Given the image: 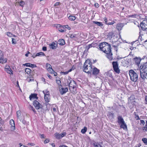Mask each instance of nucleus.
<instances>
[{"instance_id": "nucleus-60", "label": "nucleus", "mask_w": 147, "mask_h": 147, "mask_svg": "<svg viewBox=\"0 0 147 147\" xmlns=\"http://www.w3.org/2000/svg\"><path fill=\"white\" fill-rule=\"evenodd\" d=\"M47 75L49 79H51L52 78V77L51 76V75H50L49 74H47Z\"/></svg>"}, {"instance_id": "nucleus-25", "label": "nucleus", "mask_w": 147, "mask_h": 147, "mask_svg": "<svg viewBox=\"0 0 147 147\" xmlns=\"http://www.w3.org/2000/svg\"><path fill=\"white\" fill-rule=\"evenodd\" d=\"M44 98L45 101L47 102H48L50 100V95H48V94H45L44 95Z\"/></svg>"}, {"instance_id": "nucleus-27", "label": "nucleus", "mask_w": 147, "mask_h": 147, "mask_svg": "<svg viewBox=\"0 0 147 147\" xmlns=\"http://www.w3.org/2000/svg\"><path fill=\"white\" fill-rule=\"evenodd\" d=\"M120 127L123 128L124 129H127V126L126 124L125 123V122L120 124Z\"/></svg>"}, {"instance_id": "nucleus-33", "label": "nucleus", "mask_w": 147, "mask_h": 147, "mask_svg": "<svg viewBox=\"0 0 147 147\" xmlns=\"http://www.w3.org/2000/svg\"><path fill=\"white\" fill-rule=\"evenodd\" d=\"M40 55L44 56L45 55L44 53L42 52H40L37 53L35 56L34 57H33V58H34L35 57L39 56Z\"/></svg>"}, {"instance_id": "nucleus-46", "label": "nucleus", "mask_w": 147, "mask_h": 147, "mask_svg": "<svg viewBox=\"0 0 147 147\" xmlns=\"http://www.w3.org/2000/svg\"><path fill=\"white\" fill-rule=\"evenodd\" d=\"M56 82L58 84V85H60V86H59V87H61V81L59 80H56Z\"/></svg>"}, {"instance_id": "nucleus-28", "label": "nucleus", "mask_w": 147, "mask_h": 147, "mask_svg": "<svg viewBox=\"0 0 147 147\" xmlns=\"http://www.w3.org/2000/svg\"><path fill=\"white\" fill-rule=\"evenodd\" d=\"M93 22L94 24H96L100 27H102L103 26V24L102 22L94 21H93Z\"/></svg>"}, {"instance_id": "nucleus-4", "label": "nucleus", "mask_w": 147, "mask_h": 147, "mask_svg": "<svg viewBox=\"0 0 147 147\" xmlns=\"http://www.w3.org/2000/svg\"><path fill=\"white\" fill-rule=\"evenodd\" d=\"M112 65L114 71L118 74L120 72V70L118 68V64L117 61L112 62Z\"/></svg>"}, {"instance_id": "nucleus-63", "label": "nucleus", "mask_w": 147, "mask_h": 147, "mask_svg": "<svg viewBox=\"0 0 147 147\" xmlns=\"http://www.w3.org/2000/svg\"><path fill=\"white\" fill-rule=\"evenodd\" d=\"M40 136H41V138H45V136L43 134H41L40 135Z\"/></svg>"}, {"instance_id": "nucleus-31", "label": "nucleus", "mask_w": 147, "mask_h": 147, "mask_svg": "<svg viewBox=\"0 0 147 147\" xmlns=\"http://www.w3.org/2000/svg\"><path fill=\"white\" fill-rule=\"evenodd\" d=\"M147 28H141V29H140V32H139L140 35H143V33L142 31L145 30Z\"/></svg>"}, {"instance_id": "nucleus-3", "label": "nucleus", "mask_w": 147, "mask_h": 147, "mask_svg": "<svg viewBox=\"0 0 147 147\" xmlns=\"http://www.w3.org/2000/svg\"><path fill=\"white\" fill-rule=\"evenodd\" d=\"M129 74L131 80L133 82H136L138 78V75L133 70L131 69L129 71Z\"/></svg>"}, {"instance_id": "nucleus-12", "label": "nucleus", "mask_w": 147, "mask_h": 147, "mask_svg": "<svg viewBox=\"0 0 147 147\" xmlns=\"http://www.w3.org/2000/svg\"><path fill=\"white\" fill-rule=\"evenodd\" d=\"M49 46L50 48L53 49H56L57 46V42H53L52 43L49 45Z\"/></svg>"}, {"instance_id": "nucleus-22", "label": "nucleus", "mask_w": 147, "mask_h": 147, "mask_svg": "<svg viewBox=\"0 0 147 147\" xmlns=\"http://www.w3.org/2000/svg\"><path fill=\"white\" fill-rule=\"evenodd\" d=\"M57 43L61 45H63L65 44V40L63 39H60L58 41Z\"/></svg>"}, {"instance_id": "nucleus-16", "label": "nucleus", "mask_w": 147, "mask_h": 147, "mask_svg": "<svg viewBox=\"0 0 147 147\" xmlns=\"http://www.w3.org/2000/svg\"><path fill=\"white\" fill-rule=\"evenodd\" d=\"M140 28H147V20L143 21L141 23H140Z\"/></svg>"}, {"instance_id": "nucleus-36", "label": "nucleus", "mask_w": 147, "mask_h": 147, "mask_svg": "<svg viewBox=\"0 0 147 147\" xmlns=\"http://www.w3.org/2000/svg\"><path fill=\"white\" fill-rule=\"evenodd\" d=\"M29 108L30 110H32L34 112V113H36V111L35 110L34 108L32 106L30 105Z\"/></svg>"}, {"instance_id": "nucleus-50", "label": "nucleus", "mask_w": 147, "mask_h": 147, "mask_svg": "<svg viewBox=\"0 0 147 147\" xmlns=\"http://www.w3.org/2000/svg\"><path fill=\"white\" fill-rule=\"evenodd\" d=\"M12 42L13 44H15L16 43V40L14 38H12Z\"/></svg>"}, {"instance_id": "nucleus-40", "label": "nucleus", "mask_w": 147, "mask_h": 147, "mask_svg": "<svg viewBox=\"0 0 147 147\" xmlns=\"http://www.w3.org/2000/svg\"><path fill=\"white\" fill-rule=\"evenodd\" d=\"M137 16V14H134V15H128L127 17L128 18L131 17V18H136V16Z\"/></svg>"}, {"instance_id": "nucleus-56", "label": "nucleus", "mask_w": 147, "mask_h": 147, "mask_svg": "<svg viewBox=\"0 0 147 147\" xmlns=\"http://www.w3.org/2000/svg\"><path fill=\"white\" fill-rule=\"evenodd\" d=\"M30 67L33 68V67H37V66L36 65H34V64H30Z\"/></svg>"}, {"instance_id": "nucleus-2", "label": "nucleus", "mask_w": 147, "mask_h": 147, "mask_svg": "<svg viewBox=\"0 0 147 147\" xmlns=\"http://www.w3.org/2000/svg\"><path fill=\"white\" fill-rule=\"evenodd\" d=\"M92 67L90 60L89 59H87L84 63L83 71L88 74H90L92 72Z\"/></svg>"}, {"instance_id": "nucleus-57", "label": "nucleus", "mask_w": 147, "mask_h": 147, "mask_svg": "<svg viewBox=\"0 0 147 147\" xmlns=\"http://www.w3.org/2000/svg\"><path fill=\"white\" fill-rule=\"evenodd\" d=\"M60 5V2H56L54 4V6H58Z\"/></svg>"}, {"instance_id": "nucleus-24", "label": "nucleus", "mask_w": 147, "mask_h": 147, "mask_svg": "<svg viewBox=\"0 0 147 147\" xmlns=\"http://www.w3.org/2000/svg\"><path fill=\"white\" fill-rule=\"evenodd\" d=\"M77 35L76 34H71L70 37L71 38L73 39L74 40H76L78 39Z\"/></svg>"}, {"instance_id": "nucleus-10", "label": "nucleus", "mask_w": 147, "mask_h": 147, "mask_svg": "<svg viewBox=\"0 0 147 147\" xmlns=\"http://www.w3.org/2000/svg\"><path fill=\"white\" fill-rule=\"evenodd\" d=\"M59 88L60 92L61 94H63L65 93L68 90L67 88H64L62 87V86H61V87L59 86Z\"/></svg>"}, {"instance_id": "nucleus-1", "label": "nucleus", "mask_w": 147, "mask_h": 147, "mask_svg": "<svg viewBox=\"0 0 147 147\" xmlns=\"http://www.w3.org/2000/svg\"><path fill=\"white\" fill-rule=\"evenodd\" d=\"M98 49L103 51L107 55V58L110 61L115 59L112 56L111 45L106 42H103L100 43L98 46Z\"/></svg>"}, {"instance_id": "nucleus-54", "label": "nucleus", "mask_w": 147, "mask_h": 147, "mask_svg": "<svg viewBox=\"0 0 147 147\" xmlns=\"http://www.w3.org/2000/svg\"><path fill=\"white\" fill-rule=\"evenodd\" d=\"M52 72H49L51 74H53L54 76H56L57 75V74L56 72L54 71L53 70V71H52Z\"/></svg>"}, {"instance_id": "nucleus-43", "label": "nucleus", "mask_w": 147, "mask_h": 147, "mask_svg": "<svg viewBox=\"0 0 147 147\" xmlns=\"http://www.w3.org/2000/svg\"><path fill=\"white\" fill-rule=\"evenodd\" d=\"M144 40V39L142 38V36L141 35H139L138 39V41L139 42H140L143 41Z\"/></svg>"}, {"instance_id": "nucleus-15", "label": "nucleus", "mask_w": 147, "mask_h": 147, "mask_svg": "<svg viewBox=\"0 0 147 147\" xmlns=\"http://www.w3.org/2000/svg\"><path fill=\"white\" fill-rule=\"evenodd\" d=\"M52 26L54 28H64V27L65 28H67V27H68V28H69L68 27V26L67 25L63 26H61V25L59 24H53Z\"/></svg>"}, {"instance_id": "nucleus-49", "label": "nucleus", "mask_w": 147, "mask_h": 147, "mask_svg": "<svg viewBox=\"0 0 147 147\" xmlns=\"http://www.w3.org/2000/svg\"><path fill=\"white\" fill-rule=\"evenodd\" d=\"M66 135V133L65 132H63L62 133L60 134V136L61 137V138L65 136Z\"/></svg>"}, {"instance_id": "nucleus-14", "label": "nucleus", "mask_w": 147, "mask_h": 147, "mask_svg": "<svg viewBox=\"0 0 147 147\" xmlns=\"http://www.w3.org/2000/svg\"><path fill=\"white\" fill-rule=\"evenodd\" d=\"M147 64L146 63L140 66V71H143L146 72L147 71Z\"/></svg>"}, {"instance_id": "nucleus-18", "label": "nucleus", "mask_w": 147, "mask_h": 147, "mask_svg": "<svg viewBox=\"0 0 147 147\" xmlns=\"http://www.w3.org/2000/svg\"><path fill=\"white\" fill-rule=\"evenodd\" d=\"M108 36L109 38H112L113 37H115V38H116V39L115 40H114L115 42L116 41H117L118 40L117 37L116 36H115L114 35V33L113 32H109V33Z\"/></svg>"}, {"instance_id": "nucleus-26", "label": "nucleus", "mask_w": 147, "mask_h": 147, "mask_svg": "<svg viewBox=\"0 0 147 147\" xmlns=\"http://www.w3.org/2000/svg\"><path fill=\"white\" fill-rule=\"evenodd\" d=\"M107 115L111 119L114 118V113H113L110 112H109L108 113Z\"/></svg>"}, {"instance_id": "nucleus-7", "label": "nucleus", "mask_w": 147, "mask_h": 147, "mask_svg": "<svg viewBox=\"0 0 147 147\" xmlns=\"http://www.w3.org/2000/svg\"><path fill=\"white\" fill-rule=\"evenodd\" d=\"M135 102V98L134 95H131V96L128 98V104H131L134 105Z\"/></svg>"}, {"instance_id": "nucleus-58", "label": "nucleus", "mask_w": 147, "mask_h": 147, "mask_svg": "<svg viewBox=\"0 0 147 147\" xmlns=\"http://www.w3.org/2000/svg\"><path fill=\"white\" fill-rule=\"evenodd\" d=\"M112 46L114 47V49H115V50L117 52V50H118V49H117V46H115V45H113Z\"/></svg>"}, {"instance_id": "nucleus-30", "label": "nucleus", "mask_w": 147, "mask_h": 147, "mask_svg": "<svg viewBox=\"0 0 147 147\" xmlns=\"http://www.w3.org/2000/svg\"><path fill=\"white\" fill-rule=\"evenodd\" d=\"M55 136L56 138L58 139H60L61 138V137L60 136V134L59 133H56L55 134Z\"/></svg>"}, {"instance_id": "nucleus-8", "label": "nucleus", "mask_w": 147, "mask_h": 147, "mask_svg": "<svg viewBox=\"0 0 147 147\" xmlns=\"http://www.w3.org/2000/svg\"><path fill=\"white\" fill-rule=\"evenodd\" d=\"M92 74L95 76H97L99 73L100 70L96 67L92 66Z\"/></svg>"}, {"instance_id": "nucleus-13", "label": "nucleus", "mask_w": 147, "mask_h": 147, "mask_svg": "<svg viewBox=\"0 0 147 147\" xmlns=\"http://www.w3.org/2000/svg\"><path fill=\"white\" fill-rule=\"evenodd\" d=\"M140 76L143 80H145L146 78V76H147L146 72L143 71H140Z\"/></svg>"}, {"instance_id": "nucleus-29", "label": "nucleus", "mask_w": 147, "mask_h": 147, "mask_svg": "<svg viewBox=\"0 0 147 147\" xmlns=\"http://www.w3.org/2000/svg\"><path fill=\"white\" fill-rule=\"evenodd\" d=\"M93 144L94 147H102V146L98 142H94Z\"/></svg>"}, {"instance_id": "nucleus-9", "label": "nucleus", "mask_w": 147, "mask_h": 147, "mask_svg": "<svg viewBox=\"0 0 147 147\" xmlns=\"http://www.w3.org/2000/svg\"><path fill=\"white\" fill-rule=\"evenodd\" d=\"M6 62L7 60L6 59H4L3 54L2 51L0 50V63H6Z\"/></svg>"}, {"instance_id": "nucleus-21", "label": "nucleus", "mask_w": 147, "mask_h": 147, "mask_svg": "<svg viewBox=\"0 0 147 147\" xmlns=\"http://www.w3.org/2000/svg\"><path fill=\"white\" fill-rule=\"evenodd\" d=\"M104 21L105 22V23L107 25H111L113 24L114 23V21H112L111 22H110L109 21V22H108L107 19L106 17H105L103 18Z\"/></svg>"}, {"instance_id": "nucleus-44", "label": "nucleus", "mask_w": 147, "mask_h": 147, "mask_svg": "<svg viewBox=\"0 0 147 147\" xmlns=\"http://www.w3.org/2000/svg\"><path fill=\"white\" fill-rule=\"evenodd\" d=\"M142 140L144 144H147V138H143L142 139Z\"/></svg>"}, {"instance_id": "nucleus-38", "label": "nucleus", "mask_w": 147, "mask_h": 147, "mask_svg": "<svg viewBox=\"0 0 147 147\" xmlns=\"http://www.w3.org/2000/svg\"><path fill=\"white\" fill-rule=\"evenodd\" d=\"M6 71L8 74H13L12 73L13 71L11 70L10 69H9V68L7 69Z\"/></svg>"}, {"instance_id": "nucleus-17", "label": "nucleus", "mask_w": 147, "mask_h": 147, "mask_svg": "<svg viewBox=\"0 0 147 147\" xmlns=\"http://www.w3.org/2000/svg\"><path fill=\"white\" fill-rule=\"evenodd\" d=\"M46 67L49 72H52L51 71H53V69L52 68L51 66L49 64L47 63Z\"/></svg>"}, {"instance_id": "nucleus-19", "label": "nucleus", "mask_w": 147, "mask_h": 147, "mask_svg": "<svg viewBox=\"0 0 147 147\" xmlns=\"http://www.w3.org/2000/svg\"><path fill=\"white\" fill-rule=\"evenodd\" d=\"M117 122L119 125L125 122L121 116H118L117 117Z\"/></svg>"}, {"instance_id": "nucleus-59", "label": "nucleus", "mask_w": 147, "mask_h": 147, "mask_svg": "<svg viewBox=\"0 0 147 147\" xmlns=\"http://www.w3.org/2000/svg\"><path fill=\"white\" fill-rule=\"evenodd\" d=\"M25 65L27 67H30V63H26Z\"/></svg>"}, {"instance_id": "nucleus-42", "label": "nucleus", "mask_w": 147, "mask_h": 147, "mask_svg": "<svg viewBox=\"0 0 147 147\" xmlns=\"http://www.w3.org/2000/svg\"><path fill=\"white\" fill-rule=\"evenodd\" d=\"M143 130L145 131H147V121H146V124L145 126L143 127Z\"/></svg>"}, {"instance_id": "nucleus-45", "label": "nucleus", "mask_w": 147, "mask_h": 147, "mask_svg": "<svg viewBox=\"0 0 147 147\" xmlns=\"http://www.w3.org/2000/svg\"><path fill=\"white\" fill-rule=\"evenodd\" d=\"M58 30L61 32H63L66 31V30L65 29V28H63L62 29V28H58Z\"/></svg>"}, {"instance_id": "nucleus-41", "label": "nucleus", "mask_w": 147, "mask_h": 147, "mask_svg": "<svg viewBox=\"0 0 147 147\" xmlns=\"http://www.w3.org/2000/svg\"><path fill=\"white\" fill-rule=\"evenodd\" d=\"M25 4V3L22 1H21L20 2L19 5L20 6L23 7V6Z\"/></svg>"}, {"instance_id": "nucleus-51", "label": "nucleus", "mask_w": 147, "mask_h": 147, "mask_svg": "<svg viewBox=\"0 0 147 147\" xmlns=\"http://www.w3.org/2000/svg\"><path fill=\"white\" fill-rule=\"evenodd\" d=\"M43 92L44 93V95H45V94H48V95H50L49 92L48 91H47L46 92H45L44 91H43Z\"/></svg>"}, {"instance_id": "nucleus-53", "label": "nucleus", "mask_w": 147, "mask_h": 147, "mask_svg": "<svg viewBox=\"0 0 147 147\" xmlns=\"http://www.w3.org/2000/svg\"><path fill=\"white\" fill-rule=\"evenodd\" d=\"M94 44L93 43H92L91 44H89L88 46V49H89L90 48L92 47L93 46Z\"/></svg>"}, {"instance_id": "nucleus-23", "label": "nucleus", "mask_w": 147, "mask_h": 147, "mask_svg": "<svg viewBox=\"0 0 147 147\" xmlns=\"http://www.w3.org/2000/svg\"><path fill=\"white\" fill-rule=\"evenodd\" d=\"M140 61L141 59L140 58L136 57L134 59V61L135 63L137 65L140 64Z\"/></svg>"}, {"instance_id": "nucleus-62", "label": "nucleus", "mask_w": 147, "mask_h": 147, "mask_svg": "<svg viewBox=\"0 0 147 147\" xmlns=\"http://www.w3.org/2000/svg\"><path fill=\"white\" fill-rule=\"evenodd\" d=\"M94 5L97 8L99 7V5L97 3H95Z\"/></svg>"}, {"instance_id": "nucleus-48", "label": "nucleus", "mask_w": 147, "mask_h": 147, "mask_svg": "<svg viewBox=\"0 0 147 147\" xmlns=\"http://www.w3.org/2000/svg\"><path fill=\"white\" fill-rule=\"evenodd\" d=\"M135 113V118L137 120H138L140 119V118L139 117V116L137 114H136L135 113Z\"/></svg>"}, {"instance_id": "nucleus-5", "label": "nucleus", "mask_w": 147, "mask_h": 147, "mask_svg": "<svg viewBox=\"0 0 147 147\" xmlns=\"http://www.w3.org/2000/svg\"><path fill=\"white\" fill-rule=\"evenodd\" d=\"M69 80L70 81L69 83H68V81H67V82L68 83V84L69 85V89H71V88L73 89H74L76 88L77 85L76 82L73 80H70L69 79Z\"/></svg>"}, {"instance_id": "nucleus-34", "label": "nucleus", "mask_w": 147, "mask_h": 147, "mask_svg": "<svg viewBox=\"0 0 147 147\" xmlns=\"http://www.w3.org/2000/svg\"><path fill=\"white\" fill-rule=\"evenodd\" d=\"M17 116L18 118L21 117V115L20 111H18L17 112Z\"/></svg>"}, {"instance_id": "nucleus-52", "label": "nucleus", "mask_w": 147, "mask_h": 147, "mask_svg": "<svg viewBox=\"0 0 147 147\" xmlns=\"http://www.w3.org/2000/svg\"><path fill=\"white\" fill-rule=\"evenodd\" d=\"M49 140L48 139H46L44 141L45 144H46L48 143L49 141Z\"/></svg>"}, {"instance_id": "nucleus-61", "label": "nucleus", "mask_w": 147, "mask_h": 147, "mask_svg": "<svg viewBox=\"0 0 147 147\" xmlns=\"http://www.w3.org/2000/svg\"><path fill=\"white\" fill-rule=\"evenodd\" d=\"M140 121L141 123L142 124H143V125H144V124L145 123V121L144 120H140Z\"/></svg>"}, {"instance_id": "nucleus-11", "label": "nucleus", "mask_w": 147, "mask_h": 147, "mask_svg": "<svg viewBox=\"0 0 147 147\" xmlns=\"http://www.w3.org/2000/svg\"><path fill=\"white\" fill-rule=\"evenodd\" d=\"M10 124L11 125V131H14L15 129V126L14 121L13 119L10 120Z\"/></svg>"}, {"instance_id": "nucleus-35", "label": "nucleus", "mask_w": 147, "mask_h": 147, "mask_svg": "<svg viewBox=\"0 0 147 147\" xmlns=\"http://www.w3.org/2000/svg\"><path fill=\"white\" fill-rule=\"evenodd\" d=\"M87 128L86 127H84V128L82 129L81 132L82 134H85L87 131Z\"/></svg>"}, {"instance_id": "nucleus-39", "label": "nucleus", "mask_w": 147, "mask_h": 147, "mask_svg": "<svg viewBox=\"0 0 147 147\" xmlns=\"http://www.w3.org/2000/svg\"><path fill=\"white\" fill-rule=\"evenodd\" d=\"M124 24L123 23L118 24L117 25V26L118 28H122L123 27Z\"/></svg>"}, {"instance_id": "nucleus-37", "label": "nucleus", "mask_w": 147, "mask_h": 147, "mask_svg": "<svg viewBox=\"0 0 147 147\" xmlns=\"http://www.w3.org/2000/svg\"><path fill=\"white\" fill-rule=\"evenodd\" d=\"M31 71V70L29 68H26L25 69V72L28 74H30Z\"/></svg>"}, {"instance_id": "nucleus-20", "label": "nucleus", "mask_w": 147, "mask_h": 147, "mask_svg": "<svg viewBox=\"0 0 147 147\" xmlns=\"http://www.w3.org/2000/svg\"><path fill=\"white\" fill-rule=\"evenodd\" d=\"M29 98L30 100L33 99H38V98L37 97V94L36 93L33 94H31L29 96Z\"/></svg>"}, {"instance_id": "nucleus-47", "label": "nucleus", "mask_w": 147, "mask_h": 147, "mask_svg": "<svg viewBox=\"0 0 147 147\" xmlns=\"http://www.w3.org/2000/svg\"><path fill=\"white\" fill-rule=\"evenodd\" d=\"M6 35L10 37H12V33L10 32H7L6 33Z\"/></svg>"}, {"instance_id": "nucleus-32", "label": "nucleus", "mask_w": 147, "mask_h": 147, "mask_svg": "<svg viewBox=\"0 0 147 147\" xmlns=\"http://www.w3.org/2000/svg\"><path fill=\"white\" fill-rule=\"evenodd\" d=\"M68 18L71 21H74L76 19V17L74 16H69Z\"/></svg>"}, {"instance_id": "nucleus-64", "label": "nucleus", "mask_w": 147, "mask_h": 147, "mask_svg": "<svg viewBox=\"0 0 147 147\" xmlns=\"http://www.w3.org/2000/svg\"><path fill=\"white\" fill-rule=\"evenodd\" d=\"M42 50L44 51H46L47 50V47H42Z\"/></svg>"}, {"instance_id": "nucleus-6", "label": "nucleus", "mask_w": 147, "mask_h": 147, "mask_svg": "<svg viewBox=\"0 0 147 147\" xmlns=\"http://www.w3.org/2000/svg\"><path fill=\"white\" fill-rule=\"evenodd\" d=\"M33 105L36 109L38 110L42 108V105L37 100H34L33 101Z\"/></svg>"}, {"instance_id": "nucleus-55", "label": "nucleus", "mask_w": 147, "mask_h": 147, "mask_svg": "<svg viewBox=\"0 0 147 147\" xmlns=\"http://www.w3.org/2000/svg\"><path fill=\"white\" fill-rule=\"evenodd\" d=\"M145 103L147 105V96H146L145 97Z\"/></svg>"}]
</instances>
